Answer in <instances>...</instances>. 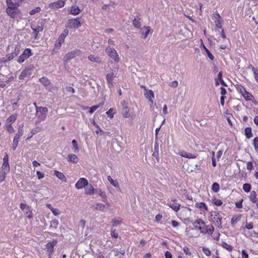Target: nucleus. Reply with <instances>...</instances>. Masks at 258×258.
Here are the masks:
<instances>
[{
    "label": "nucleus",
    "mask_w": 258,
    "mask_h": 258,
    "mask_svg": "<svg viewBox=\"0 0 258 258\" xmlns=\"http://www.w3.org/2000/svg\"><path fill=\"white\" fill-rule=\"evenodd\" d=\"M82 188L84 189V194L86 195H92L95 193V189L91 184H89L88 180L82 178Z\"/></svg>",
    "instance_id": "obj_1"
},
{
    "label": "nucleus",
    "mask_w": 258,
    "mask_h": 258,
    "mask_svg": "<svg viewBox=\"0 0 258 258\" xmlns=\"http://www.w3.org/2000/svg\"><path fill=\"white\" fill-rule=\"evenodd\" d=\"M211 217L214 224L219 229H221L222 228L221 222L222 217L221 215L217 211H213L211 212Z\"/></svg>",
    "instance_id": "obj_2"
},
{
    "label": "nucleus",
    "mask_w": 258,
    "mask_h": 258,
    "mask_svg": "<svg viewBox=\"0 0 258 258\" xmlns=\"http://www.w3.org/2000/svg\"><path fill=\"white\" fill-rule=\"evenodd\" d=\"M106 54L115 62H118L119 61V57L117 51L113 48L106 47L105 49Z\"/></svg>",
    "instance_id": "obj_3"
},
{
    "label": "nucleus",
    "mask_w": 258,
    "mask_h": 258,
    "mask_svg": "<svg viewBox=\"0 0 258 258\" xmlns=\"http://www.w3.org/2000/svg\"><path fill=\"white\" fill-rule=\"evenodd\" d=\"M7 14L12 18H15L20 13V10L18 7L7 8Z\"/></svg>",
    "instance_id": "obj_4"
},
{
    "label": "nucleus",
    "mask_w": 258,
    "mask_h": 258,
    "mask_svg": "<svg viewBox=\"0 0 258 258\" xmlns=\"http://www.w3.org/2000/svg\"><path fill=\"white\" fill-rule=\"evenodd\" d=\"M81 24L79 18L69 19L68 22V27L69 28H79Z\"/></svg>",
    "instance_id": "obj_5"
},
{
    "label": "nucleus",
    "mask_w": 258,
    "mask_h": 258,
    "mask_svg": "<svg viewBox=\"0 0 258 258\" xmlns=\"http://www.w3.org/2000/svg\"><path fill=\"white\" fill-rule=\"evenodd\" d=\"M13 79V77H8L0 73V87L4 88L6 86V84Z\"/></svg>",
    "instance_id": "obj_6"
},
{
    "label": "nucleus",
    "mask_w": 258,
    "mask_h": 258,
    "mask_svg": "<svg viewBox=\"0 0 258 258\" xmlns=\"http://www.w3.org/2000/svg\"><path fill=\"white\" fill-rule=\"evenodd\" d=\"M30 55H31V50L30 49H26L23 52V53L19 56L18 61L19 63H21L24 61V60L28 58Z\"/></svg>",
    "instance_id": "obj_7"
},
{
    "label": "nucleus",
    "mask_w": 258,
    "mask_h": 258,
    "mask_svg": "<svg viewBox=\"0 0 258 258\" xmlns=\"http://www.w3.org/2000/svg\"><path fill=\"white\" fill-rule=\"evenodd\" d=\"M95 193L101 197L102 201L106 203L107 207H110V204L107 201V197L104 191H102L100 188H96L95 189Z\"/></svg>",
    "instance_id": "obj_8"
},
{
    "label": "nucleus",
    "mask_w": 258,
    "mask_h": 258,
    "mask_svg": "<svg viewBox=\"0 0 258 258\" xmlns=\"http://www.w3.org/2000/svg\"><path fill=\"white\" fill-rule=\"evenodd\" d=\"M79 53H80V51L78 50H75L72 51L71 52H69L65 55V56L63 58V60H64V61H65L66 62L68 61L70 59L75 57L76 55H79Z\"/></svg>",
    "instance_id": "obj_9"
},
{
    "label": "nucleus",
    "mask_w": 258,
    "mask_h": 258,
    "mask_svg": "<svg viewBox=\"0 0 258 258\" xmlns=\"http://www.w3.org/2000/svg\"><path fill=\"white\" fill-rule=\"evenodd\" d=\"M64 6V1L63 0H59L56 2L51 3L49 5V8L54 9H57L62 8Z\"/></svg>",
    "instance_id": "obj_10"
},
{
    "label": "nucleus",
    "mask_w": 258,
    "mask_h": 258,
    "mask_svg": "<svg viewBox=\"0 0 258 258\" xmlns=\"http://www.w3.org/2000/svg\"><path fill=\"white\" fill-rule=\"evenodd\" d=\"M34 104L36 107L37 112L41 113V116L40 117H41L42 119H44L46 117L45 113L48 111V109L46 107H37L35 103H34Z\"/></svg>",
    "instance_id": "obj_11"
},
{
    "label": "nucleus",
    "mask_w": 258,
    "mask_h": 258,
    "mask_svg": "<svg viewBox=\"0 0 258 258\" xmlns=\"http://www.w3.org/2000/svg\"><path fill=\"white\" fill-rule=\"evenodd\" d=\"M122 104L123 106L122 109V115L124 118H127L130 116V109L126 105L125 101L122 102Z\"/></svg>",
    "instance_id": "obj_12"
},
{
    "label": "nucleus",
    "mask_w": 258,
    "mask_h": 258,
    "mask_svg": "<svg viewBox=\"0 0 258 258\" xmlns=\"http://www.w3.org/2000/svg\"><path fill=\"white\" fill-rule=\"evenodd\" d=\"M32 69H26L24 70L21 73L19 76V79H24L25 78L27 77H29L32 74Z\"/></svg>",
    "instance_id": "obj_13"
},
{
    "label": "nucleus",
    "mask_w": 258,
    "mask_h": 258,
    "mask_svg": "<svg viewBox=\"0 0 258 258\" xmlns=\"http://www.w3.org/2000/svg\"><path fill=\"white\" fill-rule=\"evenodd\" d=\"M145 96L151 104L153 103V99L154 98V93L153 91L151 90H146V93H145Z\"/></svg>",
    "instance_id": "obj_14"
},
{
    "label": "nucleus",
    "mask_w": 258,
    "mask_h": 258,
    "mask_svg": "<svg viewBox=\"0 0 258 258\" xmlns=\"http://www.w3.org/2000/svg\"><path fill=\"white\" fill-rule=\"evenodd\" d=\"M67 33L68 32L64 31V32L59 36L57 42L55 44L56 47H60L62 43H63L64 38L67 35Z\"/></svg>",
    "instance_id": "obj_15"
},
{
    "label": "nucleus",
    "mask_w": 258,
    "mask_h": 258,
    "mask_svg": "<svg viewBox=\"0 0 258 258\" xmlns=\"http://www.w3.org/2000/svg\"><path fill=\"white\" fill-rule=\"evenodd\" d=\"M56 240H53L52 241L48 242V243L46 244V248L49 252V254H51L52 253L53 251L54 246L56 244Z\"/></svg>",
    "instance_id": "obj_16"
},
{
    "label": "nucleus",
    "mask_w": 258,
    "mask_h": 258,
    "mask_svg": "<svg viewBox=\"0 0 258 258\" xmlns=\"http://www.w3.org/2000/svg\"><path fill=\"white\" fill-rule=\"evenodd\" d=\"M150 31V27L147 26L144 27L141 29L140 33L142 35V37L145 39L147 37L149 32Z\"/></svg>",
    "instance_id": "obj_17"
},
{
    "label": "nucleus",
    "mask_w": 258,
    "mask_h": 258,
    "mask_svg": "<svg viewBox=\"0 0 258 258\" xmlns=\"http://www.w3.org/2000/svg\"><path fill=\"white\" fill-rule=\"evenodd\" d=\"M169 207L174 211L177 212L179 210L180 204L176 202L175 200H172L169 203Z\"/></svg>",
    "instance_id": "obj_18"
},
{
    "label": "nucleus",
    "mask_w": 258,
    "mask_h": 258,
    "mask_svg": "<svg viewBox=\"0 0 258 258\" xmlns=\"http://www.w3.org/2000/svg\"><path fill=\"white\" fill-rule=\"evenodd\" d=\"M115 77V75L112 73H109L106 75V80L109 84V87L113 86L112 80Z\"/></svg>",
    "instance_id": "obj_19"
},
{
    "label": "nucleus",
    "mask_w": 258,
    "mask_h": 258,
    "mask_svg": "<svg viewBox=\"0 0 258 258\" xmlns=\"http://www.w3.org/2000/svg\"><path fill=\"white\" fill-rule=\"evenodd\" d=\"M249 200L253 203H257L258 201V198L257 197V194L255 191H252L250 192V196H249Z\"/></svg>",
    "instance_id": "obj_20"
},
{
    "label": "nucleus",
    "mask_w": 258,
    "mask_h": 258,
    "mask_svg": "<svg viewBox=\"0 0 258 258\" xmlns=\"http://www.w3.org/2000/svg\"><path fill=\"white\" fill-rule=\"evenodd\" d=\"M7 8L19 7V3H14L12 0H6Z\"/></svg>",
    "instance_id": "obj_21"
},
{
    "label": "nucleus",
    "mask_w": 258,
    "mask_h": 258,
    "mask_svg": "<svg viewBox=\"0 0 258 258\" xmlns=\"http://www.w3.org/2000/svg\"><path fill=\"white\" fill-rule=\"evenodd\" d=\"M80 12V9L78 6L76 5L72 6L71 7L70 13L73 15H78Z\"/></svg>",
    "instance_id": "obj_22"
},
{
    "label": "nucleus",
    "mask_w": 258,
    "mask_h": 258,
    "mask_svg": "<svg viewBox=\"0 0 258 258\" xmlns=\"http://www.w3.org/2000/svg\"><path fill=\"white\" fill-rule=\"evenodd\" d=\"M180 156L185 158H189V159H194L196 158L197 156L194 154H192L190 153H187L185 151H182L180 154Z\"/></svg>",
    "instance_id": "obj_23"
},
{
    "label": "nucleus",
    "mask_w": 258,
    "mask_h": 258,
    "mask_svg": "<svg viewBox=\"0 0 258 258\" xmlns=\"http://www.w3.org/2000/svg\"><path fill=\"white\" fill-rule=\"evenodd\" d=\"M133 25L136 28H140L141 27V19L138 17L135 18L133 21Z\"/></svg>",
    "instance_id": "obj_24"
},
{
    "label": "nucleus",
    "mask_w": 258,
    "mask_h": 258,
    "mask_svg": "<svg viewBox=\"0 0 258 258\" xmlns=\"http://www.w3.org/2000/svg\"><path fill=\"white\" fill-rule=\"evenodd\" d=\"M96 207H95L96 210H100L103 212H105L106 211L107 208L109 207H107L106 205V203H105V205H103L100 203H97L96 204Z\"/></svg>",
    "instance_id": "obj_25"
},
{
    "label": "nucleus",
    "mask_w": 258,
    "mask_h": 258,
    "mask_svg": "<svg viewBox=\"0 0 258 258\" xmlns=\"http://www.w3.org/2000/svg\"><path fill=\"white\" fill-rule=\"evenodd\" d=\"M68 161L77 163L79 161V158L75 154H70L68 155Z\"/></svg>",
    "instance_id": "obj_26"
},
{
    "label": "nucleus",
    "mask_w": 258,
    "mask_h": 258,
    "mask_svg": "<svg viewBox=\"0 0 258 258\" xmlns=\"http://www.w3.org/2000/svg\"><path fill=\"white\" fill-rule=\"evenodd\" d=\"M19 53V49H15L14 51L7 55V58L8 60L13 59Z\"/></svg>",
    "instance_id": "obj_27"
},
{
    "label": "nucleus",
    "mask_w": 258,
    "mask_h": 258,
    "mask_svg": "<svg viewBox=\"0 0 258 258\" xmlns=\"http://www.w3.org/2000/svg\"><path fill=\"white\" fill-rule=\"evenodd\" d=\"M54 174L56 176V177L58 178L61 179V180H62L64 182L67 181V178L62 173L57 171L56 170H55Z\"/></svg>",
    "instance_id": "obj_28"
},
{
    "label": "nucleus",
    "mask_w": 258,
    "mask_h": 258,
    "mask_svg": "<svg viewBox=\"0 0 258 258\" xmlns=\"http://www.w3.org/2000/svg\"><path fill=\"white\" fill-rule=\"evenodd\" d=\"M205 222L201 219H198L193 223V225L195 229H198V227L201 225H204Z\"/></svg>",
    "instance_id": "obj_29"
},
{
    "label": "nucleus",
    "mask_w": 258,
    "mask_h": 258,
    "mask_svg": "<svg viewBox=\"0 0 258 258\" xmlns=\"http://www.w3.org/2000/svg\"><path fill=\"white\" fill-rule=\"evenodd\" d=\"M89 59L93 62H95L98 63H100L102 62L101 59L98 56H95L93 55H90L88 56Z\"/></svg>",
    "instance_id": "obj_30"
},
{
    "label": "nucleus",
    "mask_w": 258,
    "mask_h": 258,
    "mask_svg": "<svg viewBox=\"0 0 258 258\" xmlns=\"http://www.w3.org/2000/svg\"><path fill=\"white\" fill-rule=\"evenodd\" d=\"M23 125L22 126L20 125L19 126L17 133L16 134L15 136L14 137V138L19 139L22 136L23 134Z\"/></svg>",
    "instance_id": "obj_31"
},
{
    "label": "nucleus",
    "mask_w": 258,
    "mask_h": 258,
    "mask_svg": "<svg viewBox=\"0 0 258 258\" xmlns=\"http://www.w3.org/2000/svg\"><path fill=\"white\" fill-rule=\"evenodd\" d=\"M209 225H201L198 227V229L200 230L201 233L206 234L208 233V231L207 230V228H208Z\"/></svg>",
    "instance_id": "obj_32"
},
{
    "label": "nucleus",
    "mask_w": 258,
    "mask_h": 258,
    "mask_svg": "<svg viewBox=\"0 0 258 258\" xmlns=\"http://www.w3.org/2000/svg\"><path fill=\"white\" fill-rule=\"evenodd\" d=\"M245 135L247 139H250L252 137L251 128L250 127H247L245 129Z\"/></svg>",
    "instance_id": "obj_33"
},
{
    "label": "nucleus",
    "mask_w": 258,
    "mask_h": 258,
    "mask_svg": "<svg viewBox=\"0 0 258 258\" xmlns=\"http://www.w3.org/2000/svg\"><path fill=\"white\" fill-rule=\"evenodd\" d=\"M221 246L229 251H231L233 249V247L231 245L227 243L226 242L223 241L221 243Z\"/></svg>",
    "instance_id": "obj_34"
},
{
    "label": "nucleus",
    "mask_w": 258,
    "mask_h": 258,
    "mask_svg": "<svg viewBox=\"0 0 258 258\" xmlns=\"http://www.w3.org/2000/svg\"><path fill=\"white\" fill-rule=\"evenodd\" d=\"M39 81L41 83L45 86H47L50 84L49 80L45 77H42L39 79Z\"/></svg>",
    "instance_id": "obj_35"
},
{
    "label": "nucleus",
    "mask_w": 258,
    "mask_h": 258,
    "mask_svg": "<svg viewBox=\"0 0 258 258\" xmlns=\"http://www.w3.org/2000/svg\"><path fill=\"white\" fill-rule=\"evenodd\" d=\"M242 95L246 100H251L253 98L252 95L246 91H244V93H243Z\"/></svg>",
    "instance_id": "obj_36"
},
{
    "label": "nucleus",
    "mask_w": 258,
    "mask_h": 258,
    "mask_svg": "<svg viewBox=\"0 0 258 258\" xmlns=\"http://www.w3.org/2000/svg\"><path fill=\"white\" fill-rule=\"evenodd\" d=\"M252 144L256 152L258 153V137H255L253 140Z\"/></svg>",
    "instance_id": "obj_37"
},
{
    "label": "nucleus",
    "mask_w": 258,
    "mask_h": 258,
    "mask_svg": "<svg viewBox=\"0 0 258 258\" xmlns=\"http://www.w3.org/2000/svg\"><path fill=\"white\" fill-rule=\"evenodd\" d=\"M196 207L200 209L204 208L206 210H208L207 207L206 206L205 204L203 202L196 203Z\"/></svg>",
    "instance_id": "obj_38"
},
{
    "label": "nucleus",
    "mask_w": 258,
    "mask_h": 258,
    "mask_svg": "<svg viewBox=\"0 0 258 258\" xmlns=\"http://www.w3.org/2000/svg\"><path fill=\"white\" fill-rule=\"evenodd\" d=\"M202 46L205 50L208 57L210 58V59L213 60L214 58L213 55L210 52V51L207 49V48L204 45V44H202Z\"/></svg>",
    "instance_id": "obj_39"
},
{
    "label": "nucleus",
    "mask_w": 258,
    "mask_h": 258,
    "mask_svg": "<svg viewBox=\"0 0 258 258\" xmlns=\"http://www.w3.org/2000/svg\"><path fill=\"white\" fill-rule=\"evenodd\" d=\"M243 189L246 192H248L251 189V185L249 183H244L243 185Z\"/></svg>",
    "instance_id": "obj_40"
},
{
    "label": "nucleus",
    "mask_w": 258,
    "mask_h": 258,
    "mask_svg": "<svg viewBox=\"0 0 258 258\" xmlns=\"http://www.w3.org/2000/svg\"><path fill=\"white\" fill-rule=\"evenodd\" d=\"M32 28L34 32L36 33V36L37 35L38 33L39 32H41L43 29V27L41 26H38L36 28H33L32 27Z\"/></svg>",
    "instance_id": "obj_41"
},
{
    "label": "nucleus",
    "mask_w": 258,
    "mask_h": 258,
    "mask_svg": "<svg viewBox=\"0 0 258 258\" xmlns=\"http://www.w3.org/2000/svg\"><path fill=\"white\" fill-rule=\"evenodd\" d=\"M6 126L8 132L10 133H13L15 132L14 128L12 126L11 123H8L6 122Z\"/></svg>",
    "instance_id": "obj_42"
},
{
    "label": "nucleus",
    "mask_w": 258,
    "mask_h": 258,
    "mask_svg": "<svg viewBox=\"0 0 258 258\" xmlns=\"http://www.w3.org/2000/svg\"><path fill=\"white\" fill-rule=\"evenodd\" d=\"M220 189L219 185L218 183L215 182L212 185V189L215 192H217Z\"/></svg>",
    "instance_id": "obj_43"
},
{
    "label": "nucleus",
    "mask_w": 258,
    "mask_h": 258,
    "mask_svg": "<svg viewBox=\"0 0 258 258\" xmlns=\"http://www.w3.org/2000/svg\"><path fill=\"white\" fill-rule=\"evenodd\" d=\"M103 104L100 103L99 105L93 106L89 108V112L90 113H93L96 109H97L101 105Z\"/></svg>",
    "instance_id": "obj_44"
},
{
    "label": "nucleus",
    "mask_w": 258,
    "mask_h": 258,
    "mask_svg": "<svg viewBox=\"0 0 258 258\" xmlns=\"http://www.w3.org/2000/svg\"><path fill=\"white\" fill-rule=\"evenodd\" d=\"M16 115H11L7 119V122H8V123H12L14 121H15L16 119Z\"/></svg>",
    "instance_id": "obj_45"
},
{
    "label": "nucleus",
    "mask_w": 258,
    "mask_h": 258,
    "mask_svg": "<svg viewBox=\"0 0 258 258\" xmlns=\"http://www.w3.org/2000/svg\"><path fill=\"white\" fill-rule=\"evenodd\" d=\"M241 218V216L239 215L237 217L234 216L232 218L231 223L232 225H234L237 222L239 221Z\"/></svg>",
    "instance_id": "obj_46"
},
{
    "label": "nucleus",
    "mask_w": 258,
    "mask_h": 258,
    "mask_svg": "<svg viewBox=\"0 0 258 258\" xmlns=\"http://www.w3.org/2000/svg\"><path fill=\"white\" fill-rule=\"evenodd\" d=\"M58 224L57 220H53L50 223V227L52 228L56 229Z\"/></svg>",
    "instance_id": "obj_47"
},
{
    "label": "nucleus",
    "mask_w": 258,
    "mask_h": 258,
    "mask_svg": "<svg viewBox=\"0 0 258 258\" xmlns=\"http://www.w3.org/2000/svg\"><path fill=\"white\" fill-rule=\"evenodd\" d=\"M108 180L110 182V184L113 186L116 187L118 186V182L117 181H114L110 176H108L107 177Z\"/></svg>",
    "instance_id": "obj_48"
},
{
    "label": "nucleus",
    "mask_w": 258,
    "mask_h": 258,
    "mask_svg": "<svg viewBox=\"0 0 258 258\" xmlns=\"http://www.w3.org/2000/svg\"><path fill=\"white\" fill-rule=\"evenodd\" d=\"M251 67L252 68V70L254 73L255 80L258 83V69L254 68L252 66H251Z\"/></svg>",
    "instance_id": "obj_49"
},
{
    "label": "nucleus",
    "mask_w": 258,
    "mask_h": 258,
    "mask_svg": "<svg viewBox=\"0 0 258 258\" xmlns=\"http://www.w3.org/2000/svg\"><path fill=\"white\" fill-rule=\"evenodd\" d=\"M212 200L214 204L217 206H220L222 204V202L219 199L215 198Z\"/></svg>",
    "instance_id": "obj_50"
},
{
    "label": "nucleus",
    "mask_w": 258,
    "mask_h": 258,
    "mask_svg": "<svg viewBox=\"0 0 258 258\" xmlns=\"http://www.w3.org/2000/svg\"><path fill=\"white\" fill-rule=\"evenodd\" d=\"M6 172L4 170H0V182H2L5 180Z\"/></svg>",
    "instance_id": "obj_51"
},
{
    "label": "nucleus",
    "mask_w": 258,
    "mask_h": 258,
    "mask_svg": "<svg viewBox=\"0 0 258 258\" xmlns=\"http://www.w3.org/2000/svg\"><path fill=\"white\" fill-rule=\"evenodd\" d=\"M18 143H19V139L14 138L13 145H12V148H13V150H16V149L18 146Z\"/></svg>",
    "instance_id": "obj_52"
},
{
    "label": "nucleus",
    "mask_w": 258,
    "mask_h": 258,
    "mask_svg": "<svg viewBox=\"0 0 258 258\" xmlns=\"http://www.w3.org/2000/svg\"><path fill=\"white\" fill-rule=\"evenodd\" d=\"M41 10V9L40 7H36V8L31 10L29 12L30 15H33L35 14L38 13Z\"/></svg>",
    "instance_id": "obj_53"
},
{
    "label": "nucleus",
    "mask_w": 258,
    "mask_h": 258,
    "mask_svg": "<svg viewBox=\"0 0 258 258\" xmlns=\"http://www.w3.org/2000/svg\"><path fill=\"white\" fill-rule=\"evenodd\" d=\"M3 170L6 171H9L10 169V167L9 165V162H3Z\"/></svg>",
    "instance_id": "obj_54"
},
{
    "label": "nucleus",
    "mask_w": 258,
    "mask_h": 258,
    "mask_svg": "<svg viewBox=\"0 0 258 258\" xmlns=\"http://www.w3.org/2000/svg\"><path fill=\"white\" fill-rule=\"evenodd\" d=\"M20 208L22 210H26L27 211V212H26V214H28V211L29 210V207L25 204H23V203H21L20 204Z\"/></svg>",
    "instance_id": "obj_55"
},
{
    "label": "nucleus",
    "mask_w": 258,
    "mask_h": 258,
    "mask_svg": "<svg viewBox=\"0 0 258 258\" xmlns=\"http://www.w3.org/2000/svg\"><path fill=\"white\" fill-rule=\"evenodd\" d=\"M72 144L73 145V147L75 149L74 152H79V148L78 146L77 142L75 140L72 141Z\"/></svg>",
    "instance_id": "obj_56"
},
{
    "label": "nucleus",
    "mask_w": 258,
    "mask_h": 258,
    "mask_svg": "<svg viewBox=\"0 0 258 258\" xmlns=\"http://www.w3.org/2000/svg\"><path fill=\"white\" fill-rule=\"evenodd\" d=\"M203 252L207 255L210 256L211 255L210 250L206 247H204L202 249Z\"/></svg>",
    "instance_id": "obj_57"
},
{
    "label": "nucleus",
    "mask_w": 258,
    "mask_h": 258,
    "mask_svg": "<svg viewBox=\"0 0 258 258\" xmlns=\"http://www.w3.org/2000/svg\"><path fill=\"white\" fill-rule=\"evenodd\" d=\"M213 20H221V17L220 16V15L218 13H215L213 14Z\"/></svg>",
    "instance_id": "obj_58"
},
{
    "label": "nucleus",
    "mask_w": 258,
    "mask_h": 258,
    "mask_svg": "<svg viewBox=\"0 0 258 258\" xmlns=\"http://www.w3.org/2000/svg\"><path fill=\"white\" fill-rule=\"evenodd\" d=\"M236 88L237 90L239 91V92L243 94V93H244V91H245V88L240 85H237Z\"/></svg>",
    "instance_id": "obj_59"
},
{
    "label": "nucleus",
    "mask_w": 258,
    "mask_h": 258,
    "mask_svg": "<svg viewBox=\"0 0 258 258\" xmlns=\"http://www.w3.org/2000/svg\"><path fill=\"white\" fill-rule=\"evenodd\" d=\"M113 108H110L108 111L106 112V114L108 115V116L112 118L113 117L114 113L113 112Z\"/></svg>",
    "instance_id": "obj_60"
},
{
    "label": "nucleus",
    "mask_w": 258,
    "mask_h": 258,
    "mask_svg": "<svg viewBox=\"0 0 258 258\" xmlns=\"http://www.w3.org/2000/svg\"><path fill=\"white\" fill-rule=\"evenodd\" d=\"M183 250L186 255H190L191 254L189 248H188L187 247H184L183 248Z\"/></svg>",
    "instance_id": "obj_61"
},
{
    "label": "nucleus",
    "mask_w": 258,
    "mask_h": 258,
    "mask_svg": "<svg viewBox=\"0 0 258 258\" xmlns=\"http://www.w3.org/2000/svg\"><path fill=\"white\" fill-rule=\"evenodd\" d=\"M207 230L208 231V233L212 234L214 231V227L212 225H209L208 228H207Z\"/></svg>",
    "instance_id": "obj_62"
},
{
    "label": "nucleus",
    "mask_w": 258,
    "mask_h": 258,
    "mask_svg": "<svg viewBox=\"0 0 258 258\" xmlns=\"http://www.w3.org/2000/svg\"><path fill=\"white\" fill-rule=\"evenodd\" d=\"M215 23L216 26L219 28H222V23L221 20H217L215 21Z\"/></svg>",
    "instance_id": "obj_63"
},
{
    "label": "nucleus",
    "mask_w": 258,
    "mask_h": 258,
    "mask_svg": "<svg viewBox=\"0 0 258 258\" xmlns=\"http://www.w3.org/2000/svg\"><path fill=\"white\" fill-rule=\"evenodd\" d=\"M178 83L177 81H173L169 86L173 88H175L178 86Z\"/></svg>",
    "instance_id": "obj_64"
}]
</instances>
